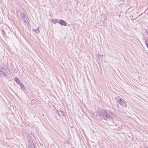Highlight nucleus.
<instances>
[{
	"label": "nucleus",
	"instance_id": "f8f14e48",
	"mask_svg": "<svg viewBox=\"0 0 148 148\" xmlns=\"http://www.w3.org/2000/svg\"><path fill=\"white\" fill-rule=\"evenodd\" d=\"M146 148H148V147H146Z\"/></svg>",
	"mask_w": 148,
	"mask_h": 148
},
{
	"label": "nucleus",
	"instance_id": "0eeeda50",
	"mask_svg": "<svg viewBox=\"0 0 148 148\" xmlns=\"http://www.w3.org/2000/svg\"><path fill=\"white\" fill-rule=\"evenodd\" d=\"M33 30L37 33H38L39 32V28H38L36 29H33Z\"/></svg>",
	"mask_w": 148,
	"mask_h": 148
},
{
	"label": "nucleus",
	"instance_id": "9b49d317",
	"mask_svg": "<svg viewBox=\"0 0 148 148\" xmlns=\"http://www.w3.org/2000/svg\"><path fill=\"white\" fill-rule=\"evenodd\" d=\"M57 113H58V115L59 116H60V114H59V111H58V110H57Z\"/></svg>",
	"mask_w": 148,
	"mask_h": 148
},
{
	"label": "nucleus",
	"instance_id": "7ed1b4c3",
	"mask_svg": "<svg viewBox=\"0 0 148 148\" xmlns=\"http://www.w3.org/2000/svg\"><path fill=\"white\" fill-rule=\"evenodd\" d=\"M21 18L22 19L23 22L25 24L28 22L29 18L27 17H25L24 13H22L21 15Z\"/></svg>",
	"mask_w": 148,
	"mask_h": 148
},
{
	"label": "nucleus",
	"instance_id": "f257e3e1",
	"mask_svg": "<svg viewBox=\"0 0 148 148\" xmlns=\"http://www.w3.org/2000/svg\"><path fill=\"white\" fill-rule=\"evenodd\" d=\"M99 115L97 116L99 117L101 116L106 119L110 120L112 118V113L110 111H107L102 110L100 112H98Z\"/></svg>",
	"mask_w": 148,
	"mask_h": 148
},
{
	"label": "nucleus",
	"instance_id": "f03ea898",
	"mask_svg": "<svg viewBox=\"0 0 148 148\" xmlns=\"http://www.w3.org/2000/svg\"><path fill=\"white\" fill-rule=\"evenodd\" d=\"M117 101L124 108H126V104L124 100L122 99L121 98L118 97L117 99Z\"/></svg>",
	"mask_w": 148,
	"mask_h": 148
},
{
	"label": "nucleus",
	"instance_id": "1a4fd4ad",
	"mask_svg": "<svg viewBox=\"0 0 148 148\" xmlns=\"http://www.w3.org/2000/svg\"><path fill=\"white\" fill-rule=\"evenodd\" d=\"M21 88L24 89V87L23 84L21 83L19 85Z\"/></svg>",
	"mask_w": 148,
	"mask_h": 148
},
{
	"label": "nucleus",
	"instance_id": "6e6552de",
	"mask_svg": "<svg viewBox=\"0 0 148 148\" xmlns=\"http://www.w3.org/2000/svg\"><path fill=\"white\" fill-rule=\"evenodd\" d=\"M145 45H146L147 47L148 48V40H145Z\"/></svg>",
	"mask_w": 148,
	"mask_h": 148
},
{
	"label": "nucleus",
	"instance_id": "39448f33",
	"mask_svg": "<svg viewBox=\"0 0 148 148\" xmlns=\"http://www.w3.org/2000/svg\"><path fill=\"white\" fill-rule=\"evenodd\" d=\"M14 80L19 85L21 84V82L17 78H15Z\"/></svg>",
	"mask_w": 148,
	"mask_h": 148
},
{
	"label": "nucleus",
	"instance_id": "423d86ee",
	"mask_svg": "<svg viewBox=\"0 0 148 148\" xmlns=\"http://www.w3.org/2000/svg\"><path fill=\"white\" fill-rule=\"evenodd\" d=\"M51 22H53L54 24L58 23V20L57 19H53L52 20Z\"/></svg>",
	"mask_w": 148,
	"mask_h": 148
},
{
	"label": "nucleus",
	"instance_id": "20e7f679",
	"mask_svg": "<svg viewBox=\"0 0 148 148\" xmlns=\"http://www.w3.org/2000/svg\"><path fill=\"white\" fill-rule=\"evenodd\" d=\"M58 23L62 25L66 26L67 25V23L66 22L63 20H61L59 21H58Z\"/></svg>",
	"mask_w": 148,
	"mask_h": 148
},
{
	"label": "nucleus",
	"instance_id": "9d476101",
	"mask_svg": "<svg viewBox=\"0 0 148 148\" xmlns=\"http://www.w3.org/2000/svg\"><path fill=\"white\" fill-rule=\"evenodd\" d=\"M60 112L63 115H64V114H63V112L62 111H60Z\"/></svg>",
	"mask_w": 148,
	"mask_h": 148
}]
</instances>
